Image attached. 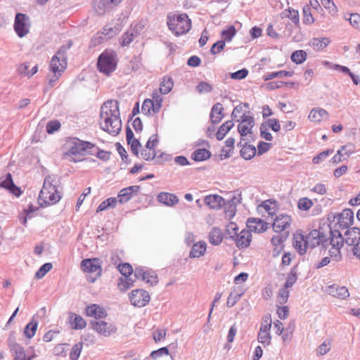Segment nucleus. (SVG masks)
<instances>
[{"instance_id": "1", "label": "nucleus", "mask_w": 360, "mask_h": 360, "mask_svg": "<svg viewBox=\"0 0 360 360\" xmlns=\"http://www.w3.org/2000/svg\"><path fill=\"white\" fill-rule=\"evenodd\" d=\"M99 125L102 130L112 136H116L120 132L122 120L117 101L109 100L101 105Z\"/></svg>"}, {"instance_id": "2", "label": "nucleus", "mask_w": 360, "mask_h": 360, "mask_svg": "<svg viewBox=\"0 0 360 360\" xmlns=\"http://www.w3.org/2000/svg\"><path fill=\"white\" fill-rule=\"evenodd\" d=\"M344 242L349 246H356L360 242V229L353 227L347 230L344 236L338 230L330 231V245L332 246L329 250L331 256L338 257L340 255V250Z\"/></svg>"}, {"instance_id": "3", "label": "nucleus", "mask_w": 360, "mask_h": 360, "mask_svg": "<svg viewBox=\"0 0 360 360\" xmlns=\"http://www.w3.org/2000/svg\"><path fill=\"white\" fill-rule=\"evenodd\" d=\"M72 46V42L70 41L68 46H62L58 50L56 53L52 57L49 69L54 74H59L60 75L67 68V51Z\"/></svg>"}, {"instance_id": "4", "label": "nucleus", "mask_w": 360, "mask_h": 360, "mask_svg": "<svg viewBox=\"0 0 360 360\" xmlns=\"http://www.w3.org/2000/svg\"><path fill=\"white\" fill-rule=\"evenodd\" d=\"M167 25L170 30L179 36L188 32L191 27V20L186 14L177 16H167Z\"/></svg>"}, {"instance_id": "5", "label": "nucleus", "mask_w": 360, "mask_h": 360, "mask_svg": "<svg viewBox=\"0 0 360 360\" xmlns=\"http://www.w3.org/2000/svg\"><path fill=\"white\" fill-rule=\"evenodd\" d=\"M50 179L51 176L45 178L43 187L39 195V199L44 201L46 205L56 204L61 198L56 186L52 184Z\"/></svg>"}, {"instance_id": "6", "label": "nucleus", "mask_w": 360, "mask_h": 360, "mask_svg": "<svg viewBox=\"0 0 360 360\" xmlns=\"http://www.w3.org/2000/svg\"><path fill=\"white\" fill-rule=\"evenodd\" d=\"M97 67L101 72L109 75L117 67L116 53L114 51H105L98 58Z\"/></svg>"}, {"instance_id": "7", "label": "nucleus", "mask_w": 360, "mask_h": 360, "mask_svg": "<svg viewBox=\"0 0 360 360\" xmlns=\"http://www.w3.org/2000/svg\"><path fill=\"white\" fill-rule=\"evenodd\" d=\"M232 230L234 232L236 245L239 248L248 247L252 240V234L249 230L243 229L238 233V227L236 224L231 223L228 226V231Z\"/></svg>"}, {"instance_id": "8", "label": "nucleus", "mask_w": 360, "mask_h": 360, "mask_svg": "<svg viewBox=\"0 0 360 360\" xmlns=\"http://www.w3.org/2000/svg\"><path fill=\"white\" fill-rule=\"evenodd\" d=\"M283 276H285V282L283 288L279 290L278 295V302L281 304L287 302L290 295L288 288H291L297 280V275L293 271H290L286 275L283 274Z\"/></svg>"}, {"instance_id": "9", "label": "nucleus", "mask_w": 360, "mask_h": 360, "mask_svg": "<svg viewBox=\"0 0 360 360\" xmlns=\"http://www.w3.org/2000/svg\"><path fill=\"white\" fill-rule=\"evenodd\" d=\"M271 317L270 314H266L261 323L260 329L258 333L257 340L264 345H269L271 340L270 330L271 328Z\"/></svg>"}, {"instance_id": "10", "label": "nucleus", "mask_w": 360, "mask_h": 360, "mask_svg": "<svg viewBox=\"0 0 360 360\" xmlns=\"http://www.w3.org/2000/svg\"><path fill=\"white\" fill-rule=\"evenodd\" d=\"M121 276L117 279V287L118 290L124 292L131 288L136 280L139 278L136 271H120Z\"/></svg>"}, {"instance_id": "11", "label": "nucleus", "mask_w": 360, "mask_h": 360, "mask_svg": "<svg viewBox=\"0 0 360 360\" xmlns=\"http://www.w3.org/2000/svg\"><path fill=\"white\" fill-rule=\"evenodd\" d=\"M14 30L17 35L22 38L26 36L30 30V18L23 13H18L15 17Z\"/></svg>"}, {"instance_id": "12", "label": "nucleus", "mask_w": 360, "mask_h": 360, "mask_svg": "<svg viewBox=\"0 0 360 360\" xmlns=\"http://www.w3.org/2000/svg\"><path fill=\"white\" fill-rule=\"evenodd\" d=\"M129 299L131 304L134 307H142L149 303L150 297L147 291L142 289H136L129 293Z\"/></svg>"}, {"instance_id": "13", "label": "nucleus", "mask_w": 360, "mask_h": 360, "mask_svg": "<svg viewBox=\"0 0 360 360\" xmlns=\"http://www.w3.org/2000/svg\"><path fill=\"white\" fill-rule=\"evenodd\" d=\"M71 146L66 153L67 155H84L87 149L92 148L94 146L90 142L83 141L74 138L70 142Z\"/></svg>"}, {"instance_id": "14", "label": "nucleus", "mask_w": 360, "mask_h": 360, "mask_svg": "<svg viewBox=\"0 0 360 360\" xmlns=\"http://www.w3.org/2000/svg\"><path fill=\"white\" fill-rule=\"evenodd\" d=\"M122 0H94L93 7L95 12L98 15H103L107 12L110 11Z\"/></svg>"}, {"instance_id": "15", "label": "nucleus", "mask_w": 360, "mask_h": 360, "mask_svg": "<svg viewBox=\"0 0 360 360\" xmlns=\"http://www.w3.org/2000/svg\"><path fill=\"white\" fill-rule=\"evenodd\" d=\"M307 243L309 247L313 248L320 244L324 248H326L328 244L330 245V240L325 238V236L321 233L319 231L314 229L305 236Z\"/></svg>"}, {"instance_id": "16", "label": "nucleus", "mask_w": 360, "mask_h": 360, "mask_svg": "<svg viewBox=\"0 0 360 360\" xmlns=\"http://www.w3.org/2000/svg\"><path fill=\"white\" fill-rule=\"evenodd\" d=\"M120 26L115 25L112 26L110 25H105L102 32H98L96 36L94 37L93 41H94V44H100L103 41L108 40L114 36L117 35L120 32Z\"/></svg>"}, {"instance_id": "17", "label": "nucleus", "mask_w": 360, "mask_h": 360, "mask_svg": "<svg viewBox=\"0 0 360 360\" xmlns=\"http://www.w3.org/2000/svg\"><path fill=\"white\" fill-rule=\"evenodd\" d=\"M90 323L94 330L105 337L110 336L117 330L114 325L103 321H92Z\"/></svg>"}, {"instance_id": "18", "label": "nucleus", "mask_w": 360, "mask_h": 360, "mask_svg": "<svg viewBox=\"0 0 360 360\" xmlns=\"http://www.w3.org/2000/svg\"><path fill=\"white\" fill-rule=\"evenodd\" d=\"M255 125V119L252 116L246 115L245 113L241 117V120L238 126V131L242 137L252 134V129Z\"/></svg>"}, {"instance_id": "19", "label": "nucleus", "mask_w": 360, "mask_h": 360, "mask_svg": "<svg viewBox=\"0 0 360 360\" xmlns=\"http://www.w3.org/2000/svg\"><path fill=\"white\" fill-rule=\"evenodd\" d=\"M140 186H131L122 188L118 193L117 198L120 204H124L130 200L134 196L137 195L140 191Z\"/></svg>"}, {"instance_id": "20", "label": "nucleus", "mask_w": 360, "mask_h": 360, "mask_svg": "<svg viewBox=\"0 0 360 360\" xmlns=\"http://www.w3.org/2000/svg\"><path fill=\"white\" fill-rule=\"evenodd\" d=\"M8 346L13 353L15 360H31L30 357H27L23 347L18 344L15 338L11 335L8 338Z\"/></svg>"}, {"instance_id": "21", "label": "nucleus", "mask_w": 360, "mask_h": 360, "mask_svg": "<svg viewBox=\"0 0 360 360\" xmlns=\"http://www.w3.org/2000/svg\"><path fill=\"white\" fill-rule=\"evenodd\" d=\"M325 292L338 299L345 300L349 296L347 288L345 286H339L332 284L326 288Z\"/></svg>"}, {"instance_id": "22", "label": "nucleus", "mask_w": 360, "mask_h": 360, "mask_svg": "<svg viewBox=\"0 0 360 360\" xmlns=\"http://www.w3.org/2000/svg\"><path fill=\"white\" fill-rule=\"evenodd\" d=\"M291 224V217L289 215L281 214L275 218L272 224L275 232L279 233L288 229Z\"/></svg>"}, {"instance_id": "23", "label": "nucleus", "mask_w": 360, "mask_h": 360, "mask_svg": "<svg viewBox=\"0 0 360 360\" xmlns=\"http://www.w3.org/2000/svg\"><path fill=\"white\" fill-rule=\"evenodd\" d=\"M0 187L6 188L16 197H19L22 193L20 188L13 183L12 175L10 173L6 174V178L0 179Z\"/></svg>"}, {"instance_id": "24", "label": "nucleus", "mask_w": 360, "mask_h": 360, "mask_svg": "<svg viewBox=\"0 0 360 360\" xmlns=\"http://www.w3.org/2000/svg\"><path fill=\"white\" fill-rule=\"evenodd\" d=\"M248 230L255 233H262L268 228V224L261 219L250 218L247 221Z\"/></svg>"}, {"instance_id": "25", "label": "nucleus", "mask_w": 360, "mask_h": 360, "mask_svg": "<svg viewBox=\"0 0 360 360\" xmlns=\"http://www.w3.org/2000/svg\"><path fill=\"white\" fill-rule=\"evenodd\" d=\"M293 246L301 255H304L307 252V248H309L307 243L306 238L302 233L294 234Z\"/></svg>"}, {"instance_id": "26", "label": "nucleus", "mask_w": 360, "mask_h": 360, "mask_svg": "<svg viewBox=\"0 0 360 360\" xmlns=\"http://www.w3.org/2000/svg\"><path fill=\"white\" fill-rule=\"evenodd\" d=\"M354 221V212L351 209H345L340 213L338 218V223L340 226L347 228Z\"/></svg>"}, {"instance_id": "27", "label": "nucleus", "mask_w": 360, "mask_h": 360, "mask_svg": "<svg viewBox=\"0 0 360 360\" xmlns=\"http://www.w3.org/2000/svg\"><path fill=\"white\" fill-rule=\"evenodd\" d=\"M109 268H115L117 270H133L132 266L127 262L123 263L121 261L120 257L112 253L110 257V264L108 266Z\"/></svg>"}, {"instance_id": "28", "label": "nucleus", "mask_w": 360, "mask_h": 360, "mask_svg": "<svg viewBox=\"0 0 360 360\" xmlns=\"http://www.w3.org/2000/svg\"><path fill=\"white\" fill-rule=\"evenodd\" d=\"M158 200L167 206L172 207L179 202L176 195L167 192H162L158 195Z\"/></svg>"}, {"instance_id": "29", "label": "nucleus", "mask_w": 360, "mask_h": 360, "mask_svg": "<svg viewBox=\"0 0 360 360\" xmlns=\"http://www.w3.org/2000/svg\"><path fill=\"white\" fill-rule=\"evenodd\" d=\"M102 262L98 258L86 259L81 262L82 270H102Z\"/></svg>"}, {"instance_id": "30", "label": "nucleus", "mask_w": 360, "mask_h": 360, "mask_svg": "<svg viewBox=\"0 0 360 360\" xmlns=\"http://www.w3.org/2000/svg\"><path fill=\"white\" fill-rule=\"evenodd\" d=\"M224 198L219 195H209L205 197L204 202L211 209H219L224 202Z\"/></svg>"}, {"instance_id": "31", "label": "nucleus", "mask_w": 360, "mask_h": 360, "mask_svg": "<svg viewBox=\"0 0 360 360\" xmlns=\"http://www.w3.org/2000/svg\"><path fill=\"white\" fill-rule=\"evenodd\" d=\"M207 249V244L205 241H199L192 245L189 253L191 258H199L204 255Z\"/></svg>"}, {"instance_id": "32", "label": "nucleus", "mask_w": 360, "mask_h": 360, "mask_svg": "<svg viewBox=\"0 0 360 360\" xmlns=\"http://www.w3.org/2000/svg\"><path fill=\"white\" fill-rule=\"evenodd\" d=\"M223 110L224 108L220 103H217L212 106L210 112V119L212 124H215L221 122L224 117Z\"/></svg>"}, {"instance_id": "33", "label": "nucleus", "mask_w": 360, "mask_h": 360, "mask_svg": "<svg viewBox=\"0 0 360 360\" xmlns=\"http://www.w3.org/2000/svg\"><path fill=\"white\" fill-rule=\"evenodd\" d=\"M69 322L72 326V328L75 330L83 329L86 326V323L84 319L81 316L75 313H70Z\"/></svg>"}, {"instance_id": "34", "label": "nucleus", "mask_w": 360, "mask_h": 360, "mask_svg": "<svg viewBox=\"0 0 360 360\" xmlns=\"http://www.w3.org/2000/svg\"><path fill=\"white\" fill-rule=\"evenodd\" d=\"M87 316L95 319L105 318L107 315L105 311L97 304H91L86 309Z\"/></svg>"}, {"instance_id": "35", "label": "nucleus", "mask_w": 360, "mask_h": 360, "mask_svg": "<svg viewBox=\"0 0 360 360\" xmlns=\"http://www.w3.org/2000/svg\"><path fill=\"white\" fill-rule=\"evenodd\" d=\"M281 15L282 19L288 18L291 20L295 27H300V18L297 11L291 8L286 9L281 13Z\"/></svg>"}, {"instance_id": "36", "label": "nucleus", "mask_w": 360, "mask_h": 360, "mask_svg": "<svg viewBox=\"0 0 360 360\" xmlns=\"http://www.w3.org/2000/svg\"><path fill=\"white\" fill-rule=\"evenodd\" d=\"M139 278H141L146 283L150 285H156L158 283L156 271H138Z\"/></svg>"}, {"instance_id": "37", "label": "nucleus", "mask_w": 360, "mask_h": 360, "mask_svg": "<svg viewBox=\"0 0 360 360\" xmlns=\"http://www.w3.org/2000/svg\"><path fill=\"white\" fill-rule=\"evenodd\" d=\"M209 242L214 245H219L223 240V233L221 229L217 227H214L211 229L209 236Z\"/></svg>"}, {"instance_id": "38", "label": "nucleus", "mask_w": 360, "mask_h": 360, "mask_svg": "<svg viewBox=\"0 0 360 360\" xmlns=\"http://www.w3.org/2000/svg\"><path fill=\"white\" fill-rule=\"evenodd\" d=\"M139 36V32L134 29L129 30L124 33L120 39V43L122 46H126L130 44L134 39Z\"/></svg>"}, {"instance_id": "39", "label": "nucleus", "mask_w": 360, "mask_h": 360, "mask_svg": "<svg viewBox=\"0 0 360 360\" xmlns=\"http://www.w3.org/2000/svg\"><path fill=\"white\" fill-rule=\"evenodd\" d=\"M328 112L323 108H314L309 115V119L313 122H320L323 118H328Z\"/></svg>"}, {"instance_id": "40", "label": "nucleus", "mask_w": 360, "mask_h": 360, "mask_svg": "<svg viewBox=\"0 0 360 360\" xmlns=\"http://www.w3.org/2000/svg\"><path fill=\"white\" fill-rule=\"evenodd\" d=\"M240 153L241 157L245 160H250L256 155L257 150L254 146L245 143Z\"/></svg>"}, {"instance_id": "41", "label": "nucleus", "mask_w": 360, "mask_h": 360, "mask_svg": "<svg viewBox=\"0 0 360 360\" xmlns=\"http://www.w3.org/2000/svg\"><path fill=\"white\" fill-rule=\"evenodd\" d=\"M233 126L234 124L232 120H228L223 123L216 134V137L217 140H222L226 136V134L233 128Z\"/></svg>"}, {"instance_id": "42", "label": "nucleus", "mask_w": 360, "mask_h": 360, "mask_svg": "<svg viewBox=\"0 0 360 360\" xmlns=\"http://www.w3.org/2000/svg\"><path fill=\"white\" fill-rule=\"evenodd\" d=\"M210 157L211 153L205 148L198 149L191 154V158L196 162L206 160Z\"/></svg>"}, {"instance_id": "43", "label": "nucleus", "mask_w": 360, "mask_h": 360, "mask_svg": "<svg viewBox=\"0 0 360 360\" xmlns=\"http://www.w3.org/2000/svg\"><path fill=\"white\" fill-rule=\"evenodd\" d=\"M330 42V40L327 37L313 38L310 41V45L314 49L319 51L326 48Z\"/></svg>"}, {"instance_id": "44", "label": "nucleus", "mask_w": 360, "mask_h": 360, "mask_svg": "<svg viewBox=\"0 0 360 360\" xmlns=\"http://www.w3.org/2000/svg\"><path fill=\"white\" fill-rule=\"evenodd\" d=\"M242 193L241 191L236 190L229 193V203L230 204V208L231 211L236 210V206L241 202Z\"/></svg>"}, {"instance_id": "45", "label": "nucleus", "mask_w": 360, "mask_h": 360, "mask_svg": "<svg viewBox=\"0 0 360 360\" xmlns=\"http://www.w3.org/2000/svg\"><path fill=\"white\" fill-rule=\"evenodd\" d=\"M294 74L293 71H285L281 70L278 72H269L264 75V80H270L276 77H288L292 76Z\"/></svg>"}, {"instance_id": "46", "label": "nucleus", "mask_w": 360, "mask_h": 360, "mask_svg": "<svg viewBox=\"0 0 360 360\" xmlns=\"http://www.w3.org/2000/svg\"><path fill=\"white\" fill-rule=\"evenodd\" d=\"M173 87L172 79L169 77H164L162 82L160 84V91L161 94H168Z\"/></svg>"}, {"instance_id": "47", "label": "nucleus", "mask_w": 360, "mask_h": 360, "mask_svg": "<svg viewBox=\"0 0 360 360\" xmlns=\"http://www.w3.org/2000/svg\"><path fill=\"white\" fill-rule=\"evenodd\" d=\"M307 58V53L303 50L294 51L291 55V60L296 64L302 63Z\"/></svg>"}, {"instance_id": "48", "label": "nucleus", "mask_w": 360, "mask_h": 360, "mask_svg": "<svg viewBox=\"0 0 360 360\" xmlns=\"http://www.w3.org/2000/svg\"><path fill=\"white\" fill-rule=\"evenodd\" d=\"M38 323L37 321H32L24 329V334L27 338H32L35 335Z\"/></svg>"}, {"instance_id": "49", "label": "nucleus", "mask_w": 360, "mask_h": 360, "mask_svg": "<svg viewBox=\"0 0 360 360\" xmlns=\"http://www.w3.org/2000/svg\"><path fill=\"white\" fill-rule=\"evenodd\" d=\"M236 30L233 25H231L226 30H224L221 32V37L224 41H230L232 38L236 35Z\"/></svg>"}, {"instance_id": "50", "label": "nucleus", "mask_w": 360, "mask_h": 360, "mask_svg": "<svg viewBox=\"0 0 360 360\" xmlns=\"http://www.w3.org/2000/svg\"><path fill=\"white\" fill-rule=\"evenodd\" d=\"M83 348V342H78L72 346L71 352L70 353V358L71 360H78L81 352Z\"/></svg>"}, {"instance_id": "51", "label": "nucleus", "mask_w": 360, "mask_h": 360, "mask_svg": "<svg viewBox=\"0 0 360 360\" xmlns=\"http://www.w3.org/2000/svg\"><path fill=\"white\" fill-rule=\"evenodd\" d=\"M154 103L151 101V99H146L142 105L141 110L142 112L146 115H150L152 113L154 114Z\"/></svg>"}, {"instance_id": "52", "label": "nucleus", "mask_w": 360, "mask_h": 360, "mask_svg": "<svg viewBox=\"0 0 360 360\" xmlns=\"http://www.w3.org/2000/svg\"><path fill=\"white\" fill-rule=\"evenodd\" d=\"M303 22L305 24H312L314 21V19L312 16L310 6L308 5H306L303 7Z\"/></svg>"}, {"instance_id": "53", "label": "nucleus", "mask_w": 360, "mask_h": 360, "mask_svg": "<svg viewBox=\"0 0 360 360\" xmlns=\"http://www.w3.org/2000/svg\"><path fill=\"white\" fill-rule=\"evenodd\" d=\"M313 205L311 200L308 198H302L299 200L297 207L303 211L309 210Z\"/></svg>"}, {"instance_id": "54", "label": "nucleus", "mask_w": 360, "mask_h": 360, "mask_svg": "<svg viewBox=\"0 0 360 360\" xmlns=\"http://www.w3.org/2000/svg\"><path fill=\"white\" fill-rule=\"evenodd\" d=\"M321 4L330 14L335 15L338 12L337 7L333 0H321Z\"/></svg>"}, {"instance_id": "55", "label": "nucleus", "mask_w": 360, "mask_h": 360, "mask_svg": "<svg viewBox=\"0 0 360 360\" xmlns=\"http://www.w3.org/2000/svg\"><path fill=\"white\" fill-rule=\"evenodd\" d=\"M151 101L154 103V114L158 113L161 108L162 98L158 91H154L153 94V99Z\"/></svg>"}, {"instance_id": "56", "label": "nucleus", "mask_w": 360, "mask_h": 360, "mask_svg": "<svg viewBox=\"0 0 360 360\" xmlns=\"http://www.w3.org/2000/svg\"><path fill=\"white\" fill-rule=\"evenodd\" d=\"M242 295L243 292L233 293V292H231L228 297L226 306L228 307H233L236 304V302L240 299Z\"/></svg>"}, {"instance_id": "57", "label": "nucleus", "mask_w": 360, "mask_h": 360, "mask_svg": "<svg viewBox=\"0 0 360 360\" xmlns=\"http://www.w3.org/2000/svg\"><path fill=\"white\" fill-rule=\"evenodd\" d=\"M60 127V123L58 120L49 121L46 124V132L49 134L54 133Z\"/></svg>"}, {"instance_id": "58", "label": "nucleus", "mask_w": 360, "mask_h": 360, "mask_svg": "<svg viewBox=\"0 0 360 360\" xmlns=\"http://www.w3.org/2000/svg\"><path fill=\"white\" fill-rule=\"evenodd\" d=\"M196 90L200 94L209 93L212 91V86L207 82H201L196 86Z\"/></svg>"}, {"instance_id": "59", "label": "nucleus", "mask_w": 360, "mask_h": 360, "mask_svg": "<svg viewBox=\"0 0 360 360\" xmlns=\"http://www.w3.org/2000/svg\"><path fill=\"white\" fill-rule=\"evenodd\" d=\"M225 41L220 40L214 43L211 47L210 52L213 55H216L224 50L225 47Z\"/></svg>"}, {"instance_id": "60", "label": "nucleus", "mask_w": 360, "mask_h": 360, "mask_svg": "<svg viewBox=\"0 0 360 360\" xmlns=\"http://www.w3.org/2000/svg\"><path fill=\"white\" fill-rule=\"evenodd\" d=\"M262 206L268 212L269 215H274L276 212V202L271 200H266L262 202Z\"/></svg>"}, {"instance_id": "61", "label": "nucleus", "mask_w": 360, "mask_h": 360, "mask_svg": "<svg viewBox=\"0 0 360 360\" xmlns=\"http://www.w3.org/2000/svg\"><path fill=\"white\" fill-rule=\"evenodd\" d=\"M260 136L266 141H271L273 137L270 132L268 131L267 125L265 123H262L260 125Z\"/></svg>"}, {"instance_id": "62", "label": "nucleus", "mask_w": 360, "mask_h": 360, "mask_svg": "<svg viewBox=\"0 0 360 360\" xmlns=\"http://www.w3.org/2000/svg\"><path fill=\"white\" fill-rule=\"evenodd\" d=\"M85 278L89 283H94L101 276V271H84Z\"/></svg>"}, {"instance_id": "63", "label": "nucleus", "mask_w": 360, "mask_h": 360, "mask_svg": "<svg viewBox=\"0 0 360 360\" xmlns=\"http://www.w3.org/2000/svg\"><path fill=\"white\" fill-rule=\"evenodd\" d=\"M265 124L267 125V127L271 128L275 132L281 129L280 123L276 118L269 119Z\"/></svg>"}, {"instance_id": "64", "label": "nucleus", "mask_w": 360, "mask_h": 360, "mask_svg": "<svg viewBox=\"0 0 360 360\" xmlns=\"http://www.w3.org/2000/svg\"><path fill=\"white\" fill-rule=\"evenodd\" d=\"M330 349V342L324 341L320 345L317 349V354L319 356L325 355Z\"/></svg>"}]
</instances>
